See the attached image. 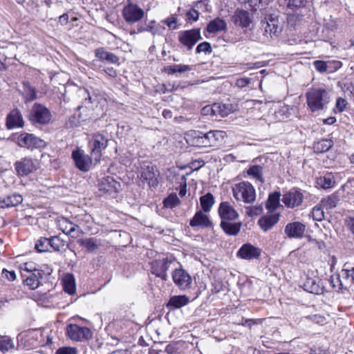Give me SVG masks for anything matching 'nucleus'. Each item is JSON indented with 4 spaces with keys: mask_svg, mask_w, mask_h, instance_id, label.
<instances>
[{
    "mask_svg": "<svg viewBox=\"0 0 354 354\" xmlns=\"http://www.w3.org/2000/svg\"><path fill=\"white\" fill-rule=\"evenodd\" d=\"M307 104L310 109L317 111L324 109L329 101L328 93L323 88H312L306 93Z\"/></svg>",
    "mask_w": 354,
    "mask_h": 354,
    "instance_id": "f257e3e1",
    "label": "nucleus"
},
{
    "mask_svg": "<svg viewBox=\"0 0 354 354\" xmlns=\"http://www.w3.org/2000/svg\"><path fill=\"white\" fill-rule=\"evenodd\" d=\"M233 196L236 201L245 203H252L256 199V192L252 185L248 182H241L232 188Z\"/></svg>",
    "mask_w": 354,
    "mask_h": 354,
    "instance_id": "f03ea898",
    "label": "nucleus"
},
{
    "mask_svg": "<svg viewBox=\"0 0 354 354\" xmlns=\"http://www.w3.org/2000/svg\"><path fill=\"white\" fill-rule=\"evenodd\" d=\"M109 139L100 133L93 134L88 142V147L91 149V155L95 161H100L102 151L108 146Z\"/></svg>",
    "mask_w": 354,
    "mask_h": 354,
    "instance_id": "7ed1b4c3",
    "label": "nucleus"
},
{
    "mask_svg": "<svg viewBox=\"0 0 354 354\" xmlns=\"http://www.w3.org/2000/svg\"><path fill=\"white\" fill-rule=\"evenodd\" d=\"M122 14L127 23L133 24L141 21L145 15V12L137 4L128 3L124 6Z\"/></svg>",
    "mask_w": 354,
    "mask_h": 354,
    "instance_id": "20e7f679",
    "label": "nucleus"
},
{
    "mask_svg": "<svg viewBox=\"0 0 354 354\" xmlns=\"http://www.w3.org/2000/svg\"><path fill=\"white\" fill-rule=\"evenodd\" d=\"M72 158L75 166L82 171H88L92 165L97 164L100 161H95L93 157L86 154L83 150L77 149L73 151Z\"/></svg>",
    "mask_w": 354,
    "mask_h": 354,
    "instance_id": "39448f33",
    "label": "nucleus"
},
{
    "mask_svg": "<svg viewBox=\"0 0 354 354\" xmlns=\"http://www.w3.org/2000/svg\"><path fill=\"white\" fill-rule=\"evenodd\" d=\"M201 39V31L198 28L180 31L178 34V41L188 50H191L194 46Z\"/></svg>",
    "mask_w": 354,
    "mask_h": 354,
    "instance_id": "423d86ee",
    "label": "nucleus"
},
{
    "mask_svg": "<svg viewBox=\"0 0 354 354\" xmlns=\"http://www.w3.org/2000/svg\"><path fill=\"white\" fill-rule=\"evenodd\" d=\"M68 337L74 341L88 339L92 337L91 330L87 327H81L77 324H69L66 327Z\"/></svg>",
    "mask_w": 354,
    "mask_h": 354,
    "instance_id": "0eeeda50",
    "label": "nucleus"
},
{
    "mask_svg": "<svg viewBox=\"0 0 354 354\" xmlns=\"http://www.w3.org/2000/svg\"><path fill=\"white\" fill-rule=\"evenodd\" d=\"M171 263V261L169 260L167 258L153 261L151 263V273L163 281H167V272Z\"/></svg>",
    "mask_w": 354,
    "mask_h": 354,
    "instance_id": "6e6552de",
    "label": "nucleus"
},
{
    "mask_svg": "<svg viewBox=\"0 0 354 354\" xmlns=\"http://www.w3.org/2000/svg\"><path fill=\"white\" fill-rule=\"evenodd\" d=\"M43 140L32 133H22L17 138V143L21 147L37 149L43 146Z\"/></svg>",
    "mask_w": 354,
    "mask_h": 354,
    "instance_id": "1a4fd4ad",
    "label": "nucleus"
},
{
    "mask_svg": "<svg viewBox=\"0 0 354 354\" xmlns=\"http://www.w3.org/2000/svg\"><path fill=\"white\" fill-rule=\"evenodd\" d=\"M172 279L180 290L189 288L192 283V277L183 268L175 269L172 272Z\"/></svg>",
    "mask_w": 354,
    "mask_h": 354,
    "instance_id": "9d476101",
    "label": "nucleus"
},
{
    "mask_svg": "<svg viewBox=\"0 0 354 354\" xmlns=\"http://www.w3.org/2000/svg\"><path fill=\"white\" fill-rule=\"evenodd\" d=\"M97 187L102 192L109 194H116L120 188V183L111 176H105L98 180Z\"/></svg>",
    "mask_w": 354,
    "mask_h": 354,
    "instance_id": "9b49d317",
    "label": "nucleus"
},
{
    "mask_svg": "<svg viewBox=\"0 0 354 354\" xmlns=\"http://www.w3.org/2000/svg\"><path fill=\"white\" fill-rule=\"evenodd\" d=\"M37 162L30 158H24L15 163V170L19 176H28L37 168Z\"/></svg>",
    "mask_w": 354,
    "mask_h": 354,
    "instance_id": "f8f14e48",
    "label": "nucleus"
},
{
    "mask_svg": "<svg viewBox=\"0 0 354 354\" xmlns=\"http://www.w3.org/2000/svg\"><path fill=\"white\" fill-rule=\"evenodd\" d=\"M218 212L221 221H236L239 218L238 212L228 202L221 203Z\"/></svg>",
    "mask_w": 354,
    "mask_h": 354,
    "instance_id": "ddd939ff",
    "label": "nucleus"
},
{
    "mask_svg": "<svg viewBox=\"0 0 354 354\" xmlns=\"http://www.w3.org/2000/svg\"><path fill=\"white\" fill-rule=\"evenodd\" d=\"M262 26L265 30V32L270 37L277 35L280 31L279 26L278 16L275 14L266 15L262 21Z\"/></svg>",
    "mask_w": 354,
    "mask_h": 354,
    "instance_id": "4468645a",
    "label": "nucleus"
},
{
    "mask_svg": "<svg viewBox=\"0 0 354 354\" xmlns=\"http://www.w3.org/2000/svg\"><path fill=\"white\" fill-rule=\"evenodd\" d=\"M302 193L297 189H292L283 196V203L290 208L300 205L303 201Z\"/></svg>",
    "mask_w": 354,
    "mask_h": 354,
    "instance_id": "2eb2a0df",
    "label": "nucleus"
},
{
    "mask_svg": "<svg viewBox=\"0 0 354 354\" xmlns=\"http://www.w3.org/2000/svg\"><path fill=\"white\" fill-rule=\"evenodd\" d=\"M306 225L300 222L288 223L284 229L285 234L290 239H301L306 232Z\"/></svg>",
    "mask_w": 354,
    "mask_h": 354,
    "instance_id": "dca6fc26",
    "label": "nucleus"
},
{
    "mask_svg": "<svg viewBox=\"0 0 354 354\" xmlns=\"http://www.w3.org/2000/svg\"><path fill=\"white\" fill-rule=\"evenodd\" d=\"M24 125L22 115L18 109L12 110L6 116V127L8 129L21 128Z\"/></svg>",
    "mask_w": 354,
    "mask_h": 354,
    "instance_id": "f3484780",
    "label": "nucleus"
},
{
    "mask_svg": "<svg viewBox=\"0 0 354 354\" xmlns=\"http://www.w3.org/2000/svg\"><path fill=\"white\" fill-rule=\"evenodd\" d=\"M159 173L155 171L154 166L147 165L142 167L140 178L146 182L150 187H156L158 184V176Z\"/></svg>",
    "mask_w": 354,
    "mask_h": 354,
    "instance_id": "a211bd4d",
    "label": "nucleus"
},
{
    "mask_svg": "<svg viewBox=\"0 0 354 354\" xmlns=\"http://www.w3.org/2000/svg\"><path fill=\"white\" fill-rule=\"evenodd\" d=\"M204 134L206 147L217 146L223 141L226 136L225 131L218 130L209 131Z\"/></svg>",
    "mask_w": 354,
    "mask_h": 354,
    "instance_id": "6ab92c4d",
    "label": "nucleus"
},
{
    "mask_svg": "<svg viewBox=\"0 0 354 354\" xmlns=\"http://www.w3.org/2000/svg\"><path fill=\"white\" fill-rule=\"evenodd\" d=\"M261 254V250L251 244H244L237 252V257L247 260L257 259Z\"/></svg>",
    "mask_w": 354,
    "mask_h": 354,
    "instance_id": "aec40b11",
    "label": "nucleus"
},
{
    "mask_svg": "<svg viewBox=\"0 0 354 354\" xmlns=\"http://www.w3.org/2000/svg\"><path fill=\"white\" fill-rule=\"evenodd\" d=\"M186 140L187 143L196 147H206L205 144L204 133L191 130L186 134Z\"/></svg>",
    "mask_w": 354,
    "mask_h": 354,
    "instance_id": "412c9836",
    "label": "nucleus"
},
{
    "mask_svg": "<svg viewBox=\"0 0 354 354\" xmlns=\"http://www.w3.org/2000/svg\"><path fill=\"white\" fill-rule=\"evenodd\" d=\"M232 21L235 25L241 28H247L252 23L250 12L243 10H236L232 17Z\"/></svg>",
    "mask_w": 354,
    "mask_h": 354,
    "instance_id": "4be33fe9",
    "label": "nucleus"
},
{
    "mask_svg": "<svg viewBox=\"0 0 354 354\" xmlns=\"http://www.w3.org/2000/svg\"><path fill=\"white\" fill-rule=\"evenodd\" d=\"M189 225L192 227H208L212 225V223L208 216L204 212L200 210L196 212L194 217L190 220Z\"/></svg>",
    "mask_w": 354,
    "mask_h": 354,
    "instance_id": "5701e85b",
    "label": "nucleus"
},
{
    "mask_svg": "<svg viewBox=\"0 0 354 354\" xmlns=\"http://www.w3.org/2000/svg\"><path fill=\"white\" fill-rule=\"evenodd\" d=\"M220 226L226 234L236 236L241 231L242 223L236 221H221Z\"/></svg>",
    "mask_w": 354,
    "mask_h": 354,
    "instance_id": "b1692460",
    "label": "nucleus"
},
{
    "mask_svg": "<svg viewBox=\"0 0 354 354\" xmlns=\"http://www.w3.org/2000/svg\"><path fill=\"white\" fill-rule=\"evenodd\" d=\"M279 217V214L263 216L258 221V224L263 231L267 232L278 223Z\"/></svg>",
    "mask_w": 354,
    "mask_h": 354,
    "instance_id": "393cba45",
    "label": "nucleus"
},
{
    "mask_svg": "<svg viewBox=\"0 0 354 354\" xmlns=\"http://www.w3.org/2000/svg\"><path fill=\"white\" fill-rule=\"evenodd\" d=\"M211 111L213 115L225 117L234 111V106L231 104L214 103Z\"/></svg>",
    "mask_w": 354,
    "mask_h": 354,
    "instance_id": "a878e982",
    "label": "nucleus"
},
{
    "mask_svg": "<svg viewBox=\"0 0 354 354\" xmlns=\"http://www.w3.org/2000/svg\"><path fill=\"white\" fill-rule=\"evenodd\" d=\"M29 118L34 123L44 124V106L35 103L30 113Z\"/></svg>",
    "mask_w": 354,
    "mask_h": 354,
    "instance_id": "bb28decb",
    "label": "nucleus"
},
{
    "mask_svg": "<svg viewBox=\"0 0 354 354\" xmlns=\"http://www.w3.org/2000/svg\"><path fill=\"white\" fill-rule=\"evenodd\" d=\"M95 55L100 60L106 61L111 64H115L119 61V58L115 55L105 50L103 48H97Z\"/></svg>",
    "mask_w": 354,
    "mask_h": 354,
    "instance_id": "cd10ccee",
    "label": "nucleus"
},
{
    "mask_svg": "<svg viewBox=\"0 0 354 354\" xmlns=\"http://www.w3.org/2000/svg\"><path fill=\"white\" fill-rule=\"evenodd\" d=\"M227 29L226 22L220 18L212 20L207 26V31L209 33H217Z\"/></svg>",
    "mask_w": 354,
    "mask_h": 354,
    "instance_id": "c85d7f7f",
    "label": "nucleus"
},
{
    "mask_svg": "<svg viewBox=\"0 0 354 354\" xmlns=\"http://www.w3.org/2000/svg\"><path fill=\"white\" fill-rule=\"evenodd\" d=\"M23 198L20 194H14L5 198L3 201H0V208L15 207L21 204Z\"/></svg>",
    "mask_w": 354,
    "mask_h": 354,
    "instance_id": "c756f323",
    "label": "nucleus"
},
{
    "mask_svg": "<svg viewBox=\"0 0 354 354\" xmlns=\"http://www.w3.org/2000/svg\"><path fill=\"white\" fill-rule=\"evenodd\" d=\"M304 289L313 294L322 295L324 293V287L319 284V282L314 279H308L304 283Z\"/></svg>",
    "mask_w": 354,
    "mask_h": 354,
    "instance_id": "7c9ffc66",
    "label": "nucleus"
},
{
    "mask_svg": "<svg viewBox=\"0 0 354 354\" xmlns=\"http://www.w3.org/2000/svg\"><path fill=\"white\" fill-rule=\"evenodd\" d=\"M58 226L65 234H71L79 230V225L69 221L65 218H62L57 221Z\"/></svg>",
    "mask_w": 354,
    "mask_h": 354,
    "instance_id": "2f4dec72",
    "label": "nucleus"
},
{
    "mask_svg": "<svg viewBox=\"0 0 354 354\" xmlns=\"http://www.w3.org/2000/svg\"><path fill=\"white\" fill-rule=\"evenodd\" d=\"M189 302V299L186 295H178L171 297L167 304V306L174 308H180L186 306Z\"/></svg>",
    "mask_w": 354,
    "mask_h": 354,
    "instance_id": "473e14b6",
    "label": "nucleus"
},
{
    "mask_svg": "<svg viewBox=\"0 0 354 354\" xmlns=\"http://www.w3.org/2000/svg\"><path fill=\"white\" fill-rule=\"evenodd\" d=\"M77 243L80 245L84 247L88 252H93L99 248V243L95 238H87L84 239H78Z\"/></svg>",
    "mask_w": 354,
    "mask_h": 354,
    "instance_id": "72a5a7b5",
    "label": "nucleus"
},
{
    "mask_svg": "<svg viewBox=\"0 0 354 354\" xmlns=\"http://www.w3.org/2000/svg\"><path fill=\"white\" fill-rule=\"evenodd\" d=\"M63 288L64 291L69 295H73L75 292V278L73 274H66L63 279Z\"/></svg>",
    "mask_w": 354,
    "mask_h": 354,
    "instance_id": "f704fd0d",
    "label": "nucleus"
},
{
    "mask_svg": "<svg viewBox=\"0 0 354 354\" xmlns=\"http://www.w3.org/2000/svg\"><path fill=\"white\" fill-rule=\"evenodd\" d=\"M333 145V142L329 139H323L313 145V149L315 153H321L328 151Z\"/></svg>",
    "mask_w": 354,
    "mask_h": 354,
    "instance_id": "c9c22d12",
    "label": "nucleus"
},
{
    "mask_svg": "<svg viewBox=\"0 0 354 354\" xmlns=\"http://www.w3.org/2000/svg\"><path fill=\"white\" fill-rule=\"evenodd\" d=\"M317 183L323 189H329L333 187L335 183L334 176L332 174H326L317 179Z\"/></svg>",
    "mask_w": 354,
    "mask_h": 354,
    "instance_id": "e433bc0d",
    "label": "nucleus"
},
{
    "mask_svg": "<svg viewBox=\"0 0 354 354\" xmlns=\"http://www.w3.org/2000/svg\"><path fill=\"white\" fill-rule=\"evenodd\" d=\"M42 271H37V272H32L26 279V282L31 289H35L41 284V280H42Z\"/></svg>",
    "mask_w": 354,
    "mask_h": 354,
    "instance_id": "4c0bfd02",
    "label": "nucleus"
},
{
    "mask_svg": "<svg viewBox=\"0 0 354 354\" xmlns=\"http://www.w3.org/2000/svg\"><path fill=\"white\" fill-rule=\"evenodd\" d=\"M200 202L203 211L208 212L214 203V198L211 193H207L201 197Z\"/></svg>",
    "mask_w": 354,
    "mask_h": 354,
    "instance_id": "58836bf2",
    "label": "nucleus"
},
{
    "mask_svg": "<svg viewBox=\"0 0 354 354\" xmlns=\"http://www.w3.org/2000/svg\"><path fill=\"white\" fill-rule=\"evenodd\" d=\"M92 217L88 214H82L76 216L77 225H79V230L82 232L80 229L81 226L84 227L85 230H88L91 228L90 223L92 222Z\"/></svg>",
    "mask_w": 354,
    "mask_h": 354,
    "instance_id": "ea45409f",
    "label": "nucleus"
},
{
    "mask_svg": "<svg viewBox=\"0 0 354 354\" xmlns=\"http://www.w3.org/2000/svg\"><path fill=\"white\" fill-rule=\"evenodd\" d=\"M280 196L281 194L278 192L270 194L266 203V208L268 210L274 211L279 207Z\"/></svg>",
    "mask_w": 354,
    "mask_h": 354,
    "instance_id": "a19ab883",
    "label": "nucleus"
},
{
    "mask_svg": "<svg viewBox=\"0 0 354 354\" xmlns=\"http://www.w3.org/2000/svg\"><path fill=\"white\" fill-rule=\"evenodd\" d=\"M306 0H283V5L288 9L295 10L306 6Z\"/></svg>",
    "mask_w": 354,
    "mask_h": 354,
    "instance_id": "79ce46f5",
    "label": "nucleus"
},
{
    "mask_svg": "<svg viewBox=\"0 0 354 354\" xmlns=\"http://www.w3.org/2000/svg\"><path fill=\"white\" fill-rule=\"evenodd\" d=\"M248 174L253 176L257 180L263 182V167L260 165H253L248 170Z\"/></svg>",
    "mask_w": 354,
    "mask_h": 354,
    "instance_id": "37998d69",
    "label": "nucleus"
},
{
    "mask_svg": "<svg viewBox=\"0 0 354 354\" xmlns=\"http://www.w3.org/2000/svg\"><path fill=\"white\" fill-rule=\"evenodd\" d=\"M48 241L52 249L51 251H61L64 248V241L58 236H53L48 239Z\"/></svg>",
    "mask_w": 354,
    "mask_h": 354,
    "instance_id": "c03bdc74",
    "label": "nucleus"
},
{
    "mask_svg": "<svg viewBox=\"0 0 354 354\" xmlns=\"http://www.w3.org/2000/svg\"><path fill=\"white\" fill-rule=\"evenodd\" d=\"M191 70H192V67L189 65L176 64L169 66L167 71L168 74L172 75L176 73H183Z\"/></svg>",
    "mask_w": 354,
    "mask_h": 354,
    "instance_id": "a18cd8bd",
    "label": "nucleus"
},
{
    "mask_svg": "<svg viewBox=\"0 0 354 354\" xmlns=\"http://www.w3.org/2000/svg\"><path fill=\"white\" fill-rule=\"evenodd\" d=\"M180 201L176 194H171L164 199L163 203L166 207L173 208L180 204Z\"/></svg>",
    "mask_w": 354,
    "mask_h": 354,
    "instance_id": "49530a36",
    "label": "nucleus"
},
{
    "mask_svg": "<svg viewBox=\"0 0 354 354\" xmlns=\"http://www.w3.org/2000/svg\"><path fill=\"white\" fill-rule=\"evenodd\" d=\"M24 95L27 100H33L37 98V93L35 88L32 86L29 83H24Z\"/></svg>",
    "mask_w": 354,
    "mask_h": 354,
    "instance_id": "de8ad7c7",
    "label": "nucleus"
},
{
    "mask_svg": "<svg viewBox=\"0 0 354 354\" xmlns=\"http://www.w3.org/2000/svg\"><path fill=\"white\" fill-rule=\"evenodd\" d=\"M196 51V53H205V54H209L212 52V48L209 42L204 41L197 46Z\"/></svg>",
    "mask_w": 354,
    "mask_h": 354,
    "instance_id": "09e8293b",
    "label": "nucleus"
},
{
    "mask_svg": "<svg viewBox=\"0 0 354 354\" xmlns=\"http://www.w3.org/2000/svg\"><path fill=\"white\" fill-rule=\"evenodd\" d=\"M14 347L12 341L10 339H4L0 340V351L3 353L8 351Z\"/></svg>",
    "mask_w": 354,
    "mask_h": 354,
    "instance_id": "8fccbe9b",
    "label": "nucleus"
},
{
    "mask_svg": "<svg viewBox=\"0 0 354 354\" xmlns=\"http://www.w3.org/2000/svg\"><path fill=\"white\" fill-rule=\"evenodd\" d=\"M311 214L313 219L315 221H321L324 218V211L320 207H314Z\"/></svg>",
    "mask_w": 354,
    "mask_h": 354,
    "instance_id": "3c124183",
    "label": "nucleus"
},
{
    "mask_svg": "<svg viewBox=\"0 0 354 354\" xmlns=\"http://www.w3.org/2000/svg\"><path fill=\"white\" fill-rule=\"evenodd\" d=\"M240 3H249L251 7H258L261 5L267 4V0H237Z\"/></svg>",
    "mask_w": 354,
    "mask_h": 354,
    "instance_id": "603ef678",
    "label": "nucleus"
},
{
    "mask_svg": "<svg viewBox=\"0 0 354 354\" xmlns=\"http://www.w3.org/2000/svg\"><path fill=\"white\" fill-rule=\"evenodd\" d=\"M342 272L345 274L346 278L351 277L352 281L354 282V267H351V266L346 263L344 265Z\"/></svg>",
    "mask_w": 354,
    "mask_h": 354,
    "instance_id": "864d4df0",
    "label": "nucleus"
},
{
    "mask_svg": "<svg viewBox=\"0 0 354 354\" xmlns=\"http://www.w3.org/2000/svg\"><path fill=\"white\" fill-rule=\"evenodd\" d=\"M313 65L315 69L319 73H325L328 69V66L326 62L322 60H316L314 62Z\"/></svg>",
    "mask_w": 354,
    "mask_h": 354,
    "instance_id": "5fc2aeb1",
    "label": "nucleus"
},
{
    "mask_svg": "<svg viewBox=\"0 0 354 354\" xmlns=\"http://www.w3.org/2000/svg\"><path fill=\"white\" fill-rule=\"evenodd\" d=\"M55 354H77V350L75 347H61L57 350Z\"/></svg>",
    "mask_w": 354,
    "mask_h": 354,
    "instance_id": "6e6d98bb",
    "label": "nucleus"
},
{
    "mask_svg": "<svg viewBox=\"0 0 354 354\" xmlns=\"http://www.w3.org/2000/svg\"><path fill=\"white\" fill-rule=\"evenodd\" d=\"M165 24L172 30H175L178 28L177 19L174 16H171L164 21Z\"/></svg>",
    "mask_w": 354,
    "mask_h": 354,
    "instance_id": "4d7b16f0",
    "label": "nucleus"
},
{
    "mask_svg": "<svg viewBox=\"0 0 354 354\" xmlns=\"http://www.w3.org/2000/svg\"><path fill=\"white\" fill-rule=\"evenodd\" d=\"M307 318H308L312 322L319 324H324L326 322V317L320 315H311L308 317Z\"/></svg>",
    "mask_w": 354,
    "mask_h": 354,
    "instance_id": "13d9d810",
    "label": "nucleus"
},
{
    "mask_svg": "<svg viewBox=\"0 0 354 354\" xmlns=\"http://www.w3.org/2000/svg\"><path fill=\"white\" fill-rule=\"evenodd\" d=\"M324 205L327 209H332L337 205L336 198L334 196H328L324 201Z\"/></svg>",
    "mask_w": 354,
    "mask_h": 354,
    "instance_id": "bf43d9fd",
    "label": "nucleus"
},
{
    "mask_svg": "<svg viewBox=\"0 0 354 354\" xmlns=\"http://www.w3.org/2000/svg\"><path fill=\"white\" fill-rule=\"evenodd\" d=\"M2 275L9 281H14L16 279V274L15 271H8L6 269H3L2 270Z\"/></svg>",
    "mask_w": 354,
    "mask_h": 354,
    "instance_id": "052dcab7",
    "label": "nucleus"
},
{
    "mask_svg": "<svg viewBox=\"0 0 354 354\" xmlns=\"http://www.w3.org/2000/svg\"><path fill=\"white\" fill-rule=\"evenodd\" d=\"M346 104V101L344 99L339 97L337 100L336 109L339 111V112H342L344 110Z\"/></svg>",
    "mask_w": 354,
    "mask_h": 354,
    "instance_id": "680f3d73",
    "label": "nucleus"
},
{
    "mask_svg": "<svg viewBox=\"0 0 354 354\" xmlns=\"http://www.w3.org/2000/svg\"><path fill=\"white\" fill-rule=\"evenodd\" d=\"M250 82L248 78H239L236 82V85L239 88H243L247 86Z\"/></svg>",
    "mask_w": 354,
    "mask_h": 354,
    "instance_id": "e2e57ef3",
    "label": "nucleus"
},
{
    "mask_svg": "<svg viewBox=\"0 0 354 354\" xmlns=\"http://www.w3.org/2000/svg\"><path fill=\"white\" fill-rule=\"evenodd\" d=\"M44 242L43 241V238H40L37 241V243H35V249L38 252H44Z\"/></svg>",
    "mask_w": 354,
    "mask_h": 354,
    "instance_id": "0e129e2a",
    "label": "nucleus"
},
{
    "mask_svg": "<svg viewBox=\"0 0 354 354\" xmlns=\"http://www.w3.org/2000/svg\"><path fill=\"white\" fill-rule=\"evenodd\" d=\"M177 348L175 344H169L166 346L165 351L168 354H173L176 353Z\"/></svg>",
    "mask_w": 354,
    "mask_h": 354,
    "instance_id": "69168bd1",
    "label": "nucleus"
},
{
    "mask_svg": "<svg viewBox=\"0 0 354 354\" xmlns=\"http://www.w3.org/2000/svg\"><path fill=\"white\" fill-rule=\"evenodd\" d=\"M24 270L28 272H37V271H40L39 270H37L32 263H26L24 264Z\"/></svg>",
    "mask_w": 354,
    "mask_h": 354,
    "instance_id": "338daca9",
    "label": "nucleus"
},
{
    "mask_svg": "<svg viewBox=\"0 0 354 354\" xmlns=\"http://www.w3.org/2000/svg\"><path fill=\"white\" fill-rule=\"evenodd\" d=\"M347 225L353 234H354V218H350L347 221Z\"/></svg>",
    "mask_w": 354,
    "mask_h": 354,
    "instance_id": "774afa93",
    "label": "nucleus"
}]
</instances>
